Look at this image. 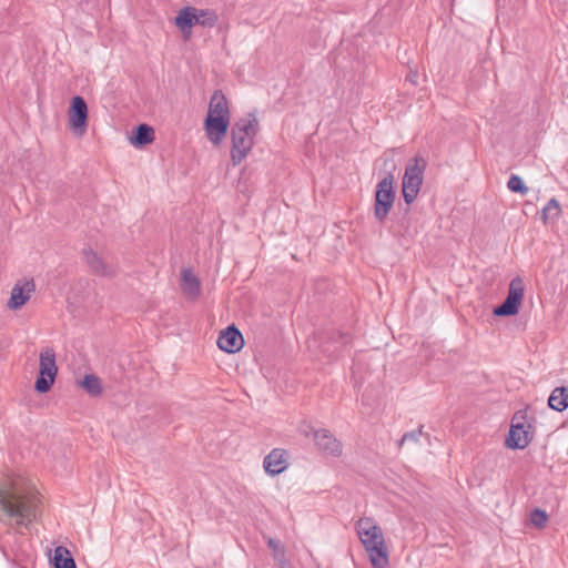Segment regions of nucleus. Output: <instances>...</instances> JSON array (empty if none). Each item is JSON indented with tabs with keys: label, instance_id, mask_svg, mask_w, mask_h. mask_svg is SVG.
I'll list each match as a JSON object with an SVG mask.
<instances>
[{
	"label": "nucleus",
	"instance_id": "nucleus-24",
	"mask_svg": "<svg viewBox=\"0 0 568 568\" xmlns=\"http://www.w3.org/2000/svg\"><path fill=\"white\" fill-rule=\"evenodd\" d=\"M548 520V515L545 510L536 508L529 515V521L536 529H542Z\"/></svg>",
	"mask_w": 568,
	"mask_h": 568
},
{
	"label": "nucleus",
	"instance_id": "nucleus-15",
	"mask_svg": "<svg viewBox=\"0 0 568 568\" xmlns=\"http://www.w3.org/2000/svg\"><path fill=\"white\" fill-rule=\"evenodd\" d=\"M180 288L189 301H195L201 294V283L191 268H183Z\"/></svg>",
	"mask_w": 568,
	"mask_h": 568
},
{
	"label": "nucleus",
	"instance_id": "nucleus-26",
	"mask_svg": "<svg viewBox=\"0 0 568 568\" xmlns=\"http://www.w3.org/2000/svg\"><path fill=\"white\" fill-rule=\"evenodd\" d=\"M377 529L372 518H361L356 524V532H377Z\"/></svg>",
	"mask_w": 568,
	"mask_h": 568
},
{
	"label": "nucleus",
	"instance_id": "nucleus-8",
	"mask_svg": "<svg viewBox=\"0 0 568 568\" xmlns=\"http://www.w3.org/2000/svg\"><path fill=\"white\" fill-rule=\"evenodd\" d=\"M524 291L523 280L519 276L513 278L507 297L500 305L494 308L493 314L498 317L517 315L524 297Z\"/></svg>",
	"mask_w": 568,
	"mask_h": 568
},
{
	"label": "nucleus",
	"instance_id": "nucleus-12",
	"mask_svg": "<svg viewBox=\"0 0 568 568\" xmlns=\"http://www.w3.org/2000/svg\"><path fill=\"white\" fill-rule=\"evenodd\" d=\"M217 346L220 349L233 354L242 349L244 346V338L239 328L231 325L220 333Z\"/></svg>",
	"mask_w": 568,
	"mask_h": 568
},
{
	"label": "nucleus",
	"instance_id": "nucleus-20",
	"mask_svg": "<svg viewBox=\"0 0 568 568\" xmlns=\"http://www.w3.org/2000/svg\"><path fill=\"white\" fill-rule=\"evenodd\" d=\"M267 546L271 548L272 556L280 568H292L291 561L285 556V547L282 545L281 540L270 537L267 539Z\"/></svg>",
	"mask_w": 568,
	"mask_h": 568
},
{
	"label": "nucleus",
	"instance_id": "nucleus-29",
	"mask_svg": "<svg viewBox=\"0 0 568 568\" xmlns=\"http://www.w3.org/2000/svg\"><path fill=\"white\" fill-rule=\"evenodd\" d=\"M416 79H417V72H413L410 71L409 74L407 75V80L410 81L412 83L416 84Z\"/></svg>",
	"mask_w": 568,
	"mask_h": 568
},
{
	"label": "nucleus",
	"instance_id": "nucleus-21",
	"mask_svg": "<svg viewBox=\"0 0 568 568\" xmlns=\"http://www.w3.org/2000/svg\"><path fill=\"white\" fill-rule=\"evenodd\" d=\"M548 405L554 410H565L568 407V388L556 387L548 398Z\"/></svg>",
	"mask_w": 568,
	"mask_h": 568
},
{
	"label": "nucleus",
	"instance_id": "nucleus-23",
	"mask_svg": "<svg viewBox=\"0 0 568 568\" xmlns=\"http://www.w3.org/2000/svg\"><path fill=\"white\" fill-rule=\"evenodd\" d=\"M561 213V207L556 199H550L542 209V220L546 223L548 220L557 219Z\"/></svg>",
	"mask_w": 568,
	"mask_h": 568
},
{
	"label": "nucleus",
	"instance_id": "nucleus-14",
	"mask_svg": "<svg viewBox=\"0 0 568 568\" xmlns=\"http://www.w3.org/2000/svg\"><path fill=\"white\" fill-rule=\"evenodd\" d=\"M265 471L268 475L276 476L283 473L287 466V452L281 448H274L263 462Z\"/></svg>",
	"mask_w": 568,
	"mask_h": 568
},
{
	"label": "nucleus",
	"instance_id": "nucleus-22",
	"mask_svg": "<svg viewBox=\"0 0 568 568\" xmlns=\"http://www.w3.org/2000/svg\"><path fill=\"white\" fill-rule=\"evenodd\" d=\"M80 386L91 396H99L102 393L101 381L93 374H88L80 382Z\"/></svg>",
	"mask_w": 568,
	"mask_h": 568
},
{
	"label": "nucleus",
	"instance_id": "nucleus-6",
	"mask_svg": "<svg viewBox=\"0 0 568 568\" xmlns=\"http://www.w3.org/2000/svg\"><path fill=\"white\" fill-rule=\"evenodd\" d=\"M57 374L55 352L52 347H44L39 356V374L34 383V389L40 394L48 393L55 381Z\"/></svg>",
	"mask_w": 568,
	"mask_h": 568
},
{
	"label": "nucleus",
	"instance_id": "nucleus-25",
	"mask_svg": "<svg viewBox=\"0 0 568 568\" xmlns=\"http://www.w3.org/2000/svg\"><path fill=\"white\" fill-rule=\"evenodd\" d=\"M507 186L511 192L520 193L523 195L528 193V187L525 185L523 179L516 174H513L509 178Z\"/></svg>",
	"mask_w": 568,
	"mask_h": 568
},
{
	"label": "nucleus",
	"instance_id": "nucleus-18",
	"mask_svg": "<svg viewBox=\"0 0 568 568\" xmlns=\"http://www.w3.org/2000/svg\"><path fill=\"white\" fill-rule=\"evenodd\" d=\"M50 565L52 568H77L71 551L62 545L54 548Z\"/></svg>",
	"mask_w": 568,
	"mask_h": 568
},
{
	"label": "nucleus",
	"instance_id": "nucleus-2",
	"mask_svg": "<svg viewBox=\"0 0 568 568\" xmlns=\"http://www.w3.org/2000/svg\"><path fill=\"white\" fill-rule=\"evenodd\" d=\"M229 126V102L221 90H215L211 97L204 120L205 134L214 145H220L227 133Z\"/></svg>",
	"mask_w": 568,
	"mask_h": 568
},
{
	"label": "nucleus",
	"instance_id": "nucleus-4",
	"mask_svg": "<svg viewBox=\"0 0 568 568\" xmlns=\"http://www.w3.org/2000/svg\"><path fill=\"white\" fill-rule=\"evenodd\" d=\"M425 170L426 161L423 158L415 156L408 161L402 181V193L407 205L416 200L424 181Z\"/></svg>",
	"mask_w": 568,
	"mask_h": 568
},
{
	"label": "nucleus",
	"instance_id": "nucleus-9",
	"mask_svg": "<svg viewBox=\"0 0 568 568\" xmlns=\"http://www.w3.org/2000/svg\"><path fill=\"white\" fill-rule=\"evenodd\" d=\"M69 126L78 135H83L88 126V105L85 100L80 97H73L69 111Z\"/></svg>",
	"mask_w": 568,
	"mask_h": 568
},
{
	"label": "nucleus",
	"instance_id": "nucleus-3",
	"mask_svg": "<svg viewBox=\"0 0 568 568\" xmlns=\"http://www.w3.org/2000/svg\"><path fill=\"white\" fill-rule=\"evenodd\" d=\"M257 131L258 120L254 113H247L233 123L231 128V161L234 166L239 165L251 152Z\"/></svg>",
	"mask_w": 568,
	"mask_h": 568
},
{
	"label": "nucleus",
	"instance_id": "nucleus-17",
	"mask_svg": "<svg viewBox=\"0 0 568 568\" xmlns=\"http://www.w3.org/2000/svg\"><path fill=\"white\" fill-rule=\"evenodd\" d=\"M204 16V11L195 8L186 7L182 9L175 18V24L182 30L191 29L200 22V17Z\"/></svg>",
	"mask_w": 568,
	"mask_h": 568
},
{
	"label": "nucleus",
	"instance_id": "nucleus-28",
	"mask_svg": "<svg viewBox=\"0 0 568 568\" xmlns=\"http://www.w3.org/2000/svg\"><path fill=\"white\" fill-rule=\"evenodd\" d=\"M338 337L343 345H346L351 341V336L347 333H339Z\"/></svg>",
	"mask_w": 568,
	"mask_h": 568
},
{
	"label": "nucleus",
	"instance_id": "nucleus-13",
	"mask_svg": "<svg viewBox=\"0 0 568 568\" xmlns=\"http://www.w3.org/2000/svg\"><path fill=\"white\" fill-rule=\"evenodd\" d=\"M314 440L318 449L325 455L339 456L342 454L339 440L327 429L315 430Z\"/></svg>",
	"mask_w": 568,
	"mask_h": 568
},
{
	"label": "nucleus",
	"instance_id": "nucleus-1",
	"mask_svg": "<svg viewBox=\"0 0 568 568\" xmlns=\"http://www.w3.org/2000/svg\"><path fill=\"white\" fill-rule=\"evenodd\" d=\"M39 491L31 480L11 475L0 487V521L16 529H33L39 516Z\"/></svg>",
	"mask_w": 568,
	"mask_h": 568
},
{
	"label": "nucleus",
	"instance_id": "nucleus-16",
	"mask_svg": "<svg viewBox=\"0 0 568 568\" xmlns=\"http://www.w3.org/2000/svg\"><path fill=\"white\" fill-rule=\"evenodd\" d=\"M529 432L524 425H511L509 434L506 438V446L513 449H524L530 443Z\"/></svg>",
	"mask_w": 568,
	"mask_h": 568
},
{
	"label": "nucleus",
	"instance_id": "nucleus-27",
	"mask_svg": "<svg viewBox=\"0 0 568 568\" xmlns=\"http://www.w3.org/2000/svg\"><path fill=\"white\" fill-rule=\"evenodd\" d=\"M422 434L423 426H419V428L416 430L405 433L403 437L398 440V447L400 448L406 442L418 443Z\"/></svg>",
	"mask_w": 568,
	"mask_h": 568
},
{
	"label": "nucleus",
	"instance_id": "nucleus-11",
	"mask_svg": "<svg viewBox=\"0 0 568 568\" xmlns=\"http://www.w3.org/2000/svg\"><path fill=\"white\" fill-rule=\"evenodd\" d=\"M83 257L92 274L104 277H113L118 270L113 264L105 262L91 247L83 248Z\"/></svg>",
	"mask_w": 568,
	"mask_h": 568
},
{
	"label": "nucleus",
	"instance_id": "nucleus-5",
	"mask_svg": "<svg viewBox=\"0 0 568 568\" xmlns=\"http://www.w3.org/2000/svg\"><path fill=\"white\" fill-rule=\"evenodd\" d=\"M394 175L386 174L377 184L375 192L374 216L384 222L388 216L395 201Z\"/></svg>",
	"mask_w": 568,
	"mask_h": 568
},
{
	"label": "nucleus",
	"instance_id": "nucleus-19",
	"mask_svg": "<svg viewBox=\"0 0 568 568\" xmlns=\"http://www.w3.org/2000/svg\"><path fill=\"white\" fill-rule=\"evenodd\" d=\"M154 140V130L145 123L136 126L134 135L131 138V143L135 146H144L152 143Z\"/></svg>",
	"mask_w": 568,
	"mask_h": 568
},
{
	"label": "nucleus",
	"instance_id": "nucleus-10",
	"mask_svg": "<svg viewBox=\"0 0 568 568\" xmlns=\"http://www.w3.org/2000/svg\"><path fill=\"white\" fill-rule=\"evenodd\" d=\"M34 291L36 283L32 278L18 281L11 290V296L7 302V307L11 311L20 310L31 298Z\"/></svg>",
	"mask_w": 568,
	"mask_h": 568
},
{
	"label": "nucleus",
	"instance_id": "nucleus-7",
	"mask_svg": "<svg viewBox=\"0 0 568 568\" xmlns=\"http://www.w3.org/2000/svg\"><path fill=\"white\" fill-rule=\"evenodd\" d=\"M373 568H388V548L384 535H358Z\"/></svg>",
	"mask_w": 568,
	"mask_h": 568
}]
</instances>
